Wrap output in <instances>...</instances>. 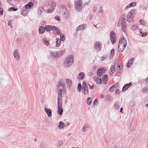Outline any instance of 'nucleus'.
Here are the masks:
<instances>
[{
  "mask_svg": "<svg viewBox=\"0 0 148 148\" xmlns=\"http://www.w3.org/2000/svg\"><path fill=\"white\" fill-rule=\"evenodd\" d=\"M73 62V57L71 56H69L66 58L64 62L63 66L66 67H69L72 64Z\"/></svg>",
  "mask_w": 148,
  "mask_h": 148,
  "instance_id": "1",
  "label": "nucleus"
},
{
  "mask_svg": "<svg viewBox=\"0 0 148 148\" xmlns=\"http://www.w3.org/2000/svg\"><path fill=\"white\" fill-rule=\"evenodd\" d=\"M57 86H58V89L62 92V93H64L65 92V85L64 84V82L63 79H60L58 82Z\"/></svg>",
  "mask_w": 148,
  "mask_h": 148,
  "instance_id": "2",
  "label": "nucleus"
},
{
  "mask_svg": "<svg viewBox=\"0 0 148 148\" xmlns=\"http://www.w3.org/2000/svg\"><path fill=\"white\" fill-rule=\"evenodd\" d=\"M135 10H131L130 11L128 14L127 15V20L129 22L134 21L133 18L135 15Z\"/></svg>",
  "mask_w": 148,
  "mask_h": 148,
  "instance_id": "3",
  "label": "nucleus"
},
{
  "mask_svg": "<svg viewBox=\"0 0 148 148\" xmlns=\"http://www.w3.org/2000/svg\"><path fill=\"white\" fill-rule=\"evenodd\" d=\"M82 92L84 95L87 94L88 93V88L87 84L86 82L84 81L83 82L82 86Z\"/></svg>",
  "mask_w": 148,
  "mask_h": 148,
  "instance_id": "4",
  "label": "nucleus"
},
{
  "mask_svg": "<svg viewBox=\"0 0 148 148\" xmlns=\"http://www.w3.org/2000/svg\"><path fill=\"white\" fill-rule=\"evenodd\" d=\"M82 0H75L74 2L75 8L76 9L81 8L82 5Z\"/></svg>",
  "mask_w": 148,
  "mask_h": 148,
  "instance_id": "5",
  "label": "nucleus"
},
{
  "mask_svg": "<svg viewBox=\"0 0 148 148\" xmlns=\"http://www.w3.org/2000/svg\"><path fill=\"white\" fill-rule=\"evenodd\" d=\"M116 34L113 31H111L110 33V37L112 44L116 42V39L115 38Z\"/></svg>",
  "mask_w": 148,
  "mask_h": 148,
  "instance_id": "6",
  "label": "nucleus"
},
{
  "mask_svg": "<svg viewBox=\"0 0 148 148\" xmlns=\"http://www.w3.org/2000/svg\"><path fill=\"white\" fill-rule=\"evenodd\" d=\"M101 44L99 41L96 42L94 48L97 52H99L101 50Z\"/></svg>",
  "mask_w": 148,
  "mask_h": 148,
  "instance_id": "7",
  "label": "nucleus"
},
{
  "mask_svg": "<svg viewBox=\"0 0 148 148\" xmlns=\"http://www.w3.org/2000/svg\"><path fill=\"white\" fill-rule=\"evenodd\" d=\"M105 70L103 68H101L98 69L97 72V74L99 76H101L105 73Z\"/></svg>",
  "mask_w": 148,
  "mask_h": 148,
  "instance_id": "8",
  "label": "nucleus"
},
{
  "mask_svg": "<svg viewBox=\"0 0 148 148\" xmlns=\"http://www.w3.org/2000/svg\"><path fill=\"white\" fill-rule=\"evenodd\" d=\"M18 51V50L17 49H16L15 50L13 53L14 58L18 61L20 58V56L19 55V53H17Z\"/></svg>",
  "mask_w": 148,
  "mask_h": 148,
  "instance_id": "9",
  "label": "nucleus"
},
{
  "mask_svg": "<svg viewBox=\"0 0 148 148\" xmlns=\"http://www.w3.org/2000/svg\"><path fill=\"white\" fill-rule=\"evenodd\" d=\"M119 44L121 45H123L125 47H126L127 45V41L126 39L124 37L121 38L119 40Z\"/></svg>",
  "mask_w": 148,
  "mask_h": 148,
  "instance_id": "10",
  "label": "nucleus"
},
{
  "mask_svg": "<svg viewBox=\"0 0 148 148\" xmlns=\"http://www.w3.org/2000/svg\"><path fill=\"white\" fill-rule=\"evenodd\" d=\"M132 85V84L131 82L129 83L128 84H125L122 88V91L123 92L125 91L131 86Z\"/></svg>",
  "mask_w": 148,
  "mask_h": 148,
  "instance_id": "11",
  "label": "nucleus"
},
{
  "mask_svg": "<svg viewBox=\"0 0 148 148\" xmlns=\"http://www.w3.org/2000/svg\"><path fill=\"white\" fill-rule=\"evenodd\" d=\"M119 83H116L111 86L109 90L111 92H114L116 88V86H118Z\"/></svg>",
  "mask_w": 148,
  "mask_h": 148,
  "instance_id": "12",
  "label": "nucleus"
},
{
  "mask_svg": "<svg viewBox=\"0 0 148 148\" xmlns=\"http://www.w3.org/2000/svg\"><path fill=\"white\" fill-rule=\"evenodd\" d=\"M126 47L124 46L123 45H121L120 44H119L118 46V49L119 52H122Z\"/></svg>",
  "mask_w": 148,
  "mask_h": 148,
  "instance_id": "13",
  "label": "nucleus"
},
{
  "mask_svg": "<svg viewBox=\"0 0 148 148\" xmlns=\"http://www.w3.org/2000/svg\"><path fill=\"white\" fill-rule=\"evenodd\" d=\"M123 67L120 65H118L116 67L115 71L116 72L119 73H121L122 71Z\"/></svg>",
  "mask_w": 148,
  "mask_h": 148,
  "instance_id": "14",
  "label": "nucleus"
},
{
  "mask_svg": "<svg viewBox=\"0 0 148 148\" xmlns=\"http://www.w3.org/2000/svg\"><path fill=\"white\" fill-rule=\"evenodd\" d=\"M84 73L83 72H80L79 74L77 77V79L80 80L83 79L84 78Z\"/></svg>",
  "mask_w": 148,
  "mask_h": 148,
  "instance_id": "15",
  "label": "nucleus"
},
{
  "mask_svg": "<svg viewBox=\"0 0 148 148\" xmlns=\"http://www.w3.org/2000/svg\"><path fill=\"white\" fill-rule=\"evenodd\" d=\"M44 110L49 117L51 116L52 115V112L50 109H48L47 108H45Z\"/></svg>",
  "mask_w": 148,
  "mask_h": 148,
  "instance_id": "16",
  "label": "nucleus"
},
{
  "mask_svg": "<svg viewBox=\"0 0 148 148\" xmlns=\"http://www.w3.org/2000/svg\"><path fill=\"white\" fill-rule=\"evenodd\" d=\"M136 4V2H132L128 5H127L125 8V9H127L130 8L131 7H134Z\"/></svg>",
  "mask_w": 148,
  "mask_h": 148,
  "instance_id": "17",
  "label": "nucleus"
},
{
  "mask_svg": "<svg viewBox=\"0 0 148 148\" xmlns=\"http://www.w3.org/2000/svg\"><path fill=\"white\" fill-rule=\"evenodd\" d=\"M102 79L103 82L104 83V84H106L108 82V75L106 74H105L103 76Z\"/></svg>",
  "mask_w": 148,
  "mask_h": 148,
  "instance_id": "18",
  "label": "nucleus"
},
{
  "mask_svg": "<svg viewBox=\"0 0 148 148\" xmlns=\"http://www.w3.org/2000/svg\"><path fill=\"white\" fill-rule=\"evenodd\" d=\"M51 55L52 56H53L55 58L59 57V53L58 51L51 52Z\"/></svg>",
  "mask_w": 148,
  "mask_h": 148,
  "instance_id": "19",
  "label": "nucleus"
},
{
  "mask_svg": "<svg viewBox=\"0 0 148 148\" xmlns=\"http://www.w3.org/2000/svg\"><path fill=\"white\" fill-rule=\"evenodd\" d=\"M45 30L47 32L50 31L52 30V26L50 25H45Z\"/></svg>",
  "mask_w": 148,
  "mask_h": 148,
  "instance_id": "20",
  "label": "nucleus"
},
{
  "mask_svg": "<svg viewBox=\"0 0 148 148\" xmlns=\"http://www.w3.org/2000/svg\"><path fill=\"white\" fill-rule=\"evenodd\" d=\"M66 127V125L62 121H60L59 123L58 127L60 129H63Z\"/></svg>",
  "mask_w": 148,
  "mask_h": 148,
  "instance_id": "21",
  "label": "nucleus"
},
{
  "mask_svg": "<svg viewBox=\"0 0 148 148\" xmlns=\"http://www.w3.org/2000/svg\"><path fill=\"white\" fill-rule=\"evenodd\" d=\"M39 33L40 34H43L45 31V27H43L41 26H40L39 29Z\"/></svg>",
  "mask_w": 148,
  "mask_h": 148,
  "instance_id": "22",
  "label": "nucleus"
},
{
  "mask_svg": "<svg viewBox=\"0 0 148 148\" xmlns=\"http://www.w3.org/2000/svg\"><path fill=\"white\" fill-rule=\"evenodd\" d=\"M84 24H82L78 26L76 29V31H78L80 30H83L84 29Z\"/></svg>",
  "mask_w": 148,
  "mask_h": 148,
  "instance_id": "23",
  "label": "nucleus"
},
{
  "mask_svg": "<svg viewBox=\"0 0 148 148\" xmlns=\"http://www.w3.org/2000/svg\"><path fill=\"white\" fill-rule=\"evenodd\" d=\"M119 104V103L118 102L116 101L115 102L114 105V107L116 110H118L120 106Z\"/></svg>",
  "mask_w": 148,
  "mask_h": 148,
  "instance_id": "24",
  "label": "nucleus"
},
{
  "mask_svg": "<svg viewBox=\"0 0 148 148\" xmlns=\"http://www.w3.org/2000/svg\"><path fill=\"white\" fill-rule=\"evenodd\" d=\"M64 16L66 18L70 17V13L68 10H66V11L64 12Z\"/></svg>",
  "mask_w": 148,
  "mask_h": 148,
  "instance_id": "25",
  "label": "nucleus"
},
{
  "mask_svg": "<svg viewBox=\"0 0 148 148\" xmlns=\"http://www.w3.org/2000/svg\"><path fill=\"white\" fill-rule=\"evenodd\" d=\"M62 94H63L62 92H61L60 90H59L58 96V101H60V99L62 98Z\"/></svg>",
  "mask_w": 148,
  "mask_h": 148,
  "instance_id": "26",
  "label": "nucleus"
},
{
  "mask_svg": "<svg viewBox=\"0 0 148 148\" xmlns=\"http://www.w3.org/2000/svg\"><path fill=\"white\" fill-rule=\"evenodd\" d=\"M66 82L67 85H68L69 87H71L72 84V81L69 79H66Z\"/></svg>",
  "mask_w": 148,
  "mask_h": 148,
  "instance_id": "27",
  "label": "nucleus"
},
{
  "mask_svg": "<svg viewBox=\"0 0 148 148\" xmlns=\"http://www.w3.org/2000/svg\"><path fill=\"white\" fill-rule=\"evenodd\" d=\"M33 5V3L32 2H29L25 6V8L26 9L30 8Z\"/></svg>",
  "mask_w": 148,
  "mask_h": 148,
  "instance_id": "28",
  "label": "nucleus"
},
{
  "mask_svg": "<svg viewBox=\"0 0 148 148\" xmlns=\"http://www.w3.org/2000/svg\"><path fill=\"white\" fill-rule=\"evenodd\" d=\"M95 81L98 84H100L102 82V80L100 78H97L95 79Z\"/></svg>",
  "mask_w": 148,
  "mask_h": 148,
  "instance_id": "29",
  "label": "nucleus"
},
{
  "mask_svg": "<svg viewBox=\"0 0 148 148\" xmlns=\"http://www.w3.org/2000/svg\"><path fill=\"white\" fill-rule=\"evenodd\" d=\"M56 47H59L60 45V44H61V41L58 38H56Z\"/></svg>",
  "mask_w": 148,
  "mask_h": 148,
  "instance_id": "30",
  "label": "nucleus"
},
{
  "mask_svg": "<svg viewBox=\"0 0 148 148\" xmlns=\"http://www.w3.org/2000/svg\"><path fill=\"white\" fill-rule=\"evenodd\" d=\"M82 89V85L80 83H79L78 84V86H77V91L78 92H80Z\"/></svg>",
  "mask_w": 148,
  "mask_h": 148,
  "instance_id": "31",
  "label": "nucleus"
},
{
  "mask_svg": "<svg viewBox=\"0 0 148 148\" xmlns=\"http://www.w3.org/2000/svg\"><path fill=\"white\" fill-rule=\"evenodd\" d=\"M92 102V99L90 97L88 98L86 100V102L87 104L90 105Z\"/></svg>",
  "mask_w": 148,
  "mask_h": 148,
  "instance_id": "32",
  "label": "nucleus"
},
{
  "mask_svg": "<svg viewBox=\"0 0 148 148\" xmlns=\"http://www.w3.org/2000/svg\"><path fill=\"white\" fill-rule=\"evenodd\" d=\"M134 58H131V59H130L129 61H128V63H127V66L128 67H130V66H128V64H131V65H132L133 62H134Z\"/></svg>",
  "mask_w": 148,
  "mask_h": 148,
  "instance_id": "33",
  "label": "nucleus"
},
{
  "mask_svg": "<svg viewBox=\"0 0 148 148\" xmlns=\"http://www.w3.org/2000/svg\"><path fill=\"white\" fill-rule=\"evenodd\" d=\"M65 51L64 49H63L62 50H60V51H59L58 52V53H59V57L60 56L63 55L65 53Z\"/></svg>",
  "mask_w": 148,
  "mask_h": 148,
  "instance_id": "34",
  "label": "nucleus"
},
{
  "mask_svg": "<svg viewBox=\"0 0 148 148\" xmlns=\"http://www.w3.org/2000/svg\"><path fill=\"white\" fill-rule=\"evenodd\" d=\"M63 112V110L62 108H58V112L60 115H62Z\"/></svg>",
  "mask_w": 148,
  "mask_h": 148,
  "instance_id": "35",
  "label": "nucleus"
},
{
  "mask_svg": "<svg viewBox=\"0 0 148 148\" xmlns=\"http://www.w3.org/2000/svg\"><path fill=\"white\" fill-rule=\"evenodd\" d=\"M54 29H56V33L58 35H60L61 34V32L59 29L56 27H54Z\"/></svg>",
  "mask_w": 148,
  "mask_h": 148,
  "instance_id": "36",
  "label": "nucleus"
},
{
  "mask_svg": "<svg viewBox=\"0 0 148 148\" xmlns=\"http://www.w3.org/2000/svg\"><path fill=\"white\" fill-rule=\"evenodd\" d=\"M27 12L28 11L27 10H23L21 11V14L23 15H25L27 13Z\"/></svg>",
  "mask_w": 148,
  "mask_h": 148,
  "instance_id": "37",
  "label": "nucleus"
},
{
  "mask_svg": "<svg viewBox=\"0 0 148 148\" xmlns=\"http://www.w3.org/2000/svg\"><path fill=\"white\" fill-rule=\"evenodd\" d=\"M56 4L55 2H52L51 3V9H54L55 8L54 7L56 6Z\"/></svg>",
  "mask_w": 148,
  "mask_h": 148,
  "instance_id": "38",
  "label": "nucleus"
},
{
  "mask_svg": "<svg viewBox=\"0 0 148 148\" xmlns=\"http://www.w3.org/2000/svg\"><path fill=\"white\" fill-rule=\"evenodd\" d=\"M60 41L61 40L62 41H64L65 40V37L64 35L63 34H61L60 35Z\"/></svg>",
  "mask_w": 148,
  "mask_h": 148,
  "instance_id": "39",
  "label": "nucleus"
},
{
  "mask_svg": "<svg viewBox=\"0 0 148 148\" xmlns=\"http://www.w3.org/2000/svg\"><path fill=\"white\" fill-rule=\"evenodd\" d=\"M62 105V102L60 101H58V108H62L61 107Z\"/></svg>",
  "mask_w": 148,
  "mask_h": 148,
  "instance_id": "40",
  "label": "nucleus"
},
{
  "mask_svg": "<svg viewBox=\"0 0 148 148\" xmlns=\"http://www.w3.org/2000/svg\"><path fill=\"white\" fill-rule=\"evenodd\" d=\"M13 21V20H9L8 21V24L9 26H10L11 28L12 27V24Z\"/></svg>",
  "mask_w": 148,
  "mask_h": 148,
  "instance_id": "41",
  "label": "nucleus"
},
{
  "mask_svg": "<svg viewBox=\"0 0 148 148\" xmlns=\"http://www.w3.org/2000/svg\"><path fill=\"white\" fill-rule=\"evenodd\" d=\"M42 41H43V42H44V44L45 45H49V43L48 42V41H47L45 39H43L42 40Z\"/></svg>",
  "mask_w": 148,
  "mask_h": 148,
  "instance_id": "42",
  "label": "nucleus"
},
{
  "mask_svg": "<svg viewBox=\"0 0 148 148\" xmlns=\"http://www.w3.org/2000/svg\"><path fill=\"white\" fill-rule=\"evenodd\" d=\"M114 67H116V66H117L118 65V62L117 60H115L114 62Z\"/></svg>",
  "mask_w": 148,
  "mask_h": 148,
  "instance_id": "43",
  "label": "nucleus"
},
{
  "mask_svg": "<svg viewBox=\"0 0 148 148\" xmlns=\"http://www.w3.org/2000/svg\"><path fill=\"white\" fill-rule=\"evenodd\" d=\"M125 21L126 19H122V21L121 23V25H125Z\"/></svg>",
  "mask_w": 148,
  "mask_h": 148,
  "instance_id": "44",
  "label": "nucleus"
},
{
  "mask_svg": "<svg viewBox=\"0 0 148 148\" xmlns=\"http://www.w3.org/2000/svg\"><path fill=\"white\" fill-rule=\"evenodd\" d=\"M139 22L140 24L143 25H145V24L144 20L143 21L142 20H139Z\"/></svg>",
  "mask_w": 148,
  "mask_h": 148,
  "instance_id": "45",
  "label": "nucleus"
},
{
  "mask_svg": "<svg viewBox=\"0 0 148 148\" xmlns=\"http://www.w3.org/2000/svg\"><path fill=\"white\" fill-rule=\"evenodd\" d=\"M122 26V31L123 32H125V29H126V25H121Z\"/></svg>",
  "mask_w": 148,
  "mask_h": 148,
  "instance_id": "46",
  "label": "nucleus"
},
{
  "mask_svg": "<svg viewBox=\"0 0 148 148\" xmlns=\"http://www.w3.org/2000/svg\"><path fill=\"white\" fill-rule=\"evenodd\" d=\"M147 91H148V86L145 87L143 89V92H145Z\"/></svg>",
  "mask_w": 148,
  "mask_h": 148,
  "instance_id": "47",
  "label": "nucleus"
},
{
  "mask_svg": "<svg viewBox=\"0 0 148 148\" xmlns=\"http://www.w3.org/2000/svg\"><path fill=\"white\" fill-rule=\"evenodd\" d=\"M55 19L57 20L58 21H60L61 19L60 17L58 16H56L55 17Z\"/></svg>",
  "mask_w": 148,
  "mask_h": 148,
  "instance_id": "48",
  "label": "nucleus"
},
{
  "mask_svg": "<svg viewBox=\"0 0 148 148\" xmlns=\"http://www.w3.org/2000/svg\"><path fill=\"white\" fill-rule=\"evenodd\" d=\"M114 49H112L111 51V55L112 56H113L114 54Z\"/></svg>",
  "mask_w": 148,
  "mask_h": 148,
  "instance_id": "49",
  "label": "nucleus"
},
{
  "mask_svg": "<svg viewBox=\"0 0 148 148\" xmlns=\"http://www.w3.org/2000/svg\"><path fill=\"white\" fill-rule=\"evenodd\" d=\"M137 28V27L135 25H133L132 27V30L134 31L136 30Z\"/></svg>",
  "mask_w": 148,
  "mask_h": 148,
  "instance_id": "50",
  "label": "nucleus"
},
{
  "mask_svg": "<svg viewBox=\"0 0 148 148\" xmlns=\"http://www.w3.org/2000/svg\"><path fill=\"white\" fill-rule=\"evenodd\" d=\"M108 57V55H104L102 56V59H101V60H104L107 57Z\"/></svg>",
  "mask_w": 148,
  "mask_h": 148,
  "instance_id": "51",
  "label": "nucleus"
},
{
  "mask_svg": "<svg viewBox=\"0 0 148 148\" xmlns=\"http://www.w3.org/2000/svg\"><path fill=\"white\" fill-rule=\"evenodd\" d=\"M88 84L90 89L92 90L94 88V86L93 85L91 86L90 84Z\"/></svg>",
  "mask_w": 148,
  "mask_h": 148,
  "instance_id": "52",
  "label": "nucleus"
},
{
  "mask_svg": "<svg viewBox=\"0 0 148 148\" xmlns=\"http://www.w3.org/2000/svg\"><path fill=\"white\" fill-rule=\"evenodd\" d=\"M98 102V100L97 99H95L93 101V104L94 105H95Z\"/></svg>",
  "mask_w": 148,
  "mask_h": 148,
  "instance_id": "53",
  "label": "nucleus"
},
{
  "mask_svg": "<svg viewBox=\"0 0 148 148\" xmlns=\"http://www.w3.org/2000/svg\"><path fill=\"white\" fill-rule=\"evenodd\" d=\"M120 17L121 18H122V19H126L125 18L126 17V15L125 14H122Z\"/></svg>",
  "mask_w": 148,
  "mask_h": 148,
  "instance_id": "54",
  "label": "nucleus"
},
{
  "mask_svg": "<svg viewBox=\"0 0 148 148\" xmlns=\"http://www.w3.org/2000/svg\"><path fill=\"white\" fill-rule=\"evenodd\" d=\"M42 12V10H38V14L39 15H41V14Z\"/></svg>",
  "mask_w": 148,
  "mask_h": 148,
  "instance_id": "55",
  "label": "nucleus"
},
{
  "mask_svg": "<svg viewBox=\"0 0 148 148\" xmlns=\"http://www.w3.org/2000/svg\"><path fill=\"white\" fill-rule=\"evenodd\" d=\"M116 68V67H114H114L113 65H112L111 66L110 69L111 70H112V71H113V70H115Z\"/></svg>",
  "mask_w": 148,
  "mask_h": 148,
  "instance_id": "56",
  "label": "nucleus"
},
{
  "mask_svg": "<svg viewBox=\"0 0 148 148\" xmlns=\"http://www.w3.org/2000/svg\"><path fill=\"white\" fill-rule=\"evenodd\" d=\"M115 94L116 95H118L119 94V89H117L115 91Z\"/></svg>",
  "mask_w": 148,
  "mask_h": 148,
  "instance_id": "57",
  "label": "nucleus"
},
{
  "mask_svg": "<svg viewBox=\"0 0 148 148\" xmlns=\"http://www.w3.org/2000/svg\"><path fill=\"white\" fill-rule=\"evenodd\" d=\"M84 127L85 128H87L89 127V125L88 124H86L84 125Z\"/></svg>",
  "mask_w": 148,
  "mask_h": 148,
  "instance_id": "58",
  "label": "nucleus"
},
{
  "mask_svg": "<svg viewBox=\"0 0 148 148\" xmlns=\"http://www.w3.org/2000/svg\"><path fill=\"white\" fill-rule=\"evenodd\" d=\"M147 34V32L145 33H143L142 34V37H144Z\"/></svg>",
  "mask_w": 148,
  "mask_h": 148,
  "instance_id": "59",
  "label": "nucleus"
},
{
  "mask_svg": "<svg viewBox=\"0 0 148 148\" xmlns=\"http://www.w3.org/2000/svg\"><path fill=\"white\" fill-rule=\"evenodd\" d=\"M31 35L33 36H34L36 35L35 32L34 31H32L31 32Z\"/></svg>",
  "mask_w": 148,
  "mask_h": 148,
  "instance_id": "60",
  "label": "nucleus"
},
{
  "mask_svg": "<svg viewBox=\"0 0 148 148\" xmlns=\"http://www.w3.org/2000/svg\"><path fill=\"white\" fill-rule=\"evenodd\" d=\"M71 4L70 3H69L68 5V8H71Z\"/></svg>",
  "mask_w": 148,
  "mask_h": 148,
  "instance_id": "61",
  "label": "nucleus"
},
{
  "mask_svg": "<svg viewBox=\"0 0 148 148\" xmlns=\"http://www.w3.org/2000/svg\"><path fill=\"white\" fill-rule=\"evenodd\" d=\"M61 8L62 9H66V6L64 5H62L61 7Z\"/></svg>",
  "mask_w": 148,
  "mask_h": 148,
  "instance_id": "62",
  "label": "nucleus"
},
{
  "mask_svg": "<svg viewBox=\"0 0 148 148\" xmlns=\"http://www.w3.org/2000/svg\"><path fill=\"white\" fill-rule=\"evenodd\" d=\"M8 9H17V8L15 7H12L9 8Z\"/></svg>",
  "mask_w": 148,
  "mask_h": 148,
  "instance_id": "63",
  "label": "nucleus"
},
{
  "mask_svg": "<svg viewBox=\"0 0 148 148\" xmlns=\"http://www.w3.org/2000/svg\"><path fill=\"white\" fill-rule=\"evenodd\" d=\"M113 72H112V70H111L110 72V75H111V76H112L113 75H112V73H113Z\"/></svg>",
  "mask_w": 148,
  "mask_h": 148,
  "instance_id": "64",
  "label": "nucleus"
}]
</instances>
